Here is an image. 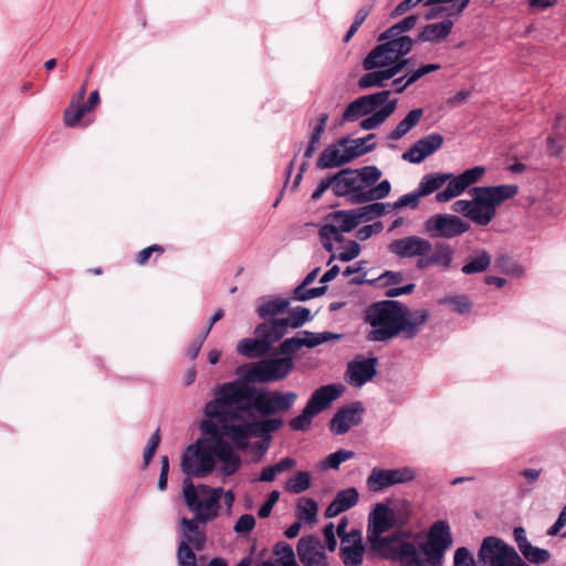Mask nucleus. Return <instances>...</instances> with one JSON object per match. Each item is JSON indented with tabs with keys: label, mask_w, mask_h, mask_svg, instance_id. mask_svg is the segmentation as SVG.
Wrapping results in <instances>:
<instances>
[{
	"label": "nucleus",
	"mask_w": 566,
	"mask_h": 566,
	"mask_svg": "<svg viewBox=\"0 0 566 566\" xmlns=\"http://www.w3.org/2000/svg\"><path fill=\"white\" fill-rule=\"evenodd\" d=\"M296 400L297 394L294 391L269 390L230 381L219 387L216 397L206 405L203 413L222 419L229 412H238L247 415L245 419H253L252 411H256L262 418H274L275 413L287 412Z\"/></svg>",
	"instance_id": "nucleus-1"
},
{
	"label": "nucleus",
	"mask_w": 566,
	"mask_h": 566,
	"mask_svg": "<svg viewBox=\"0 0 566 566\" xmlns=\"http://www.w3.org/2000/svg\"><path fill=\"white\" fill-rule=\"evenodd\" d=\"M365 322L373 329L367 334L370 342H388L398 335L415 338L429 318L427 310L410 311L398 301L373 303L365 311Z\"/></svg>",
	"instance_id": "nucleus-2"
},
{
	"label": "nucleus",
	"mask_w": 566,
	"mask_h": 566,
	"mask_svg": "<svg viewBox=\"0 0 566 566\" xmlns=\"http://www.w3.org/2000/svg\"><path fill=\"white\" fill-rule=\"evenodd\" d=\"M380 177L381 170L376 166L342 169L333 175L335 196L356 205L384 199L390 193L391 185L387 179L375 185Z\"/></svg>",
	"instance_id": "nucleus-3"
},
{
	"label": "nucleus",
	"mask_w": 566,
	"mask_h": 566,
	"mask_svg": "<svg viewBox=\"0 0 566 566\" xmlns=\"http://www.w3.org/2000/svg\"><path fill=\"white\" fill-rule=\"evenodd\" d=\"M517 193L518 186L513 184L473 187L469 190L471 199H459L452 203L451 209L474 224L486 227L495 219L497 208Z\"/></svg>",
	"instance_id": "nucleus-4"
},
{
	"label": "nucleus",
	"mask_w": 566,
	"mask_h": 566,
	"mask_svg": "<svg viewBox=\"0 0 566 566\" xmlns=\"http://www.w3.org/2000/svg\"><path fill=\"white\" fill-rule=\"evenodd\" d=\"M229 422L222 424L221 432L232 443L237 450H247L250 446L251 438H259L256 443L258 451L261 460L263 454L268 451L272 433L279 431L284 426L283 418H260V419H245L244 416L238 412H229Z\"/></svg>",
	"instance_id": "nucleus-5"
},
{
	"label": "nucleus",
	"mask_w": 566,
	"mask_h": 566,
	"mask_svg": "<svg viewBox=\"0 0 566 566\" xmlns=\"http://www.w3.org/2000/svg\"><path fill=\"white\" fill-rule=\"evenodd\" d=\"M395 528L388 514V504L378 502L373 505L367 518V539L371 549L378 552L384 558L401 562L405 556L415 552V543L407 542L398 534L384 536Z\"/></svg>",
	"instance_id": "nucleus-6"
},
{
	"label": "nucleus",
	"mask_w": 566,
	"mask_h": 566,
	"mask_svg": "<svg viewBox=\"0 0 566 566\" xmlns=\"http://www.w3.org/2000/svg\"><path fill=\"white\" fill-rule=\"evenodd\" d=\"M452 545V535L448 522L438 520L429 528L428 539L420 549L415 544V552L405 556L401 566H442L446 552Z\"/></svg>",
	"instance_id": "nucleus-7"
},
{
	"label": "nucleus",
	"mask_w": 566,
	"mask_h": 566,
	"mask_svg": "<svg viewBox=\"0 0 566 566\" xmlns=\"http://www.w3.org/2000/svg\"><path fill=\"white\" fill-rule=\"evenodd\" d=\"M222 494L223 489L206 484L195 485L190 478H186L182 483L185 503L195 514L193 517L201 522L208 523L218 517Z\"/></svg>",
	"instance_id": "nucleus-8"
},
{
	"label": "nucleus",
	"mask_w": 566,
	"mask_h": 566,
	"mask_svg": "<svg viewBox=\"0 0 566 566\" xmlns=\"http://www.w3.org/2000/svg\"><path fill=\"white\" fill-rule=\"evenodd\" d=\"M380 44L376 45L364 59L363 66L366 71L375 69H392L396 65L402 64V70L409 63V59L405 55L408 54L413 45L411 38H386L378 36Z\"/></svg>",
	"instance_id": "nucleus-9"
},
{
	"label": "nucleus",
	"mask_w": 566,
	"mask_h": 566,
	"mask_svg": "<svg viewBox=\"0 0 566 566\" xmlns=\"http://www.w3.org/2000/svg\"><path fill=\"white\" fill-rule=\"evenodd\" d=\"M344 389L342 384H329L314 390L302 412L290 420L289 426L291 430H307L312 424L313 418L335 401L343 394Z\"/></svg>",
	"instance_id": "nucleus-10"
},
{
	"label": "nucleus",
	"mask_w": 566,
	"mask_h": 566,
	"mask_svg": "<svg viewBox=\"0 0 566 566\" xmlns=\"http://www.w3.org/2000/svg\"><path fill=\"white\" fill-rule=\"evenodd\" d=\"M294 368L293 357L262 359L239 368V374L249 382H275L285 379Z\"/></svg>",
	"instance_id": "nucleus-11"
},
{
	"label": "nucleus",
	"mask_w": 566,
	"mask_h": 566,
	"mask_svg": "<svg viewBox=\"0 0 566 566\" xmlns=\"http://www.w3.org/2000/svg\"><path fill=\"white\" fill-rule=\"evenodd\" d=\"M181 470L187 478H205L214 469V440H197L182 453Z\"/></svg>",
	"instance_id": "nucleus-12"
},
{
	"label": "nucleus",
	"mask_w": 566,
	"mask_h": 566,
	"mask_svg": "<svg viewBox=\"0 0 566 566\" xmlns=\"http://www.w3.org/2000/svg\"><path fill=\"white\" fill-rule=\"evenodd\" d=\"M478 562L480 566H530L513 546L495 536L483 539L478 552Z\"/></svg>",
	"instance_id": "nucleus-13"
},
{
	"label": "nucleus",
	"mask_w": 566,
	"mask_h": 566,
	"mask_svg": "<svg viewBox=\"0 0 566 566\" xmlns=\"http://www.w3.org/2000/svg\"><path fill=\"white\" fill-rule=\"evenodd\" d=\"M417 471L409 465L397 468H373L366 478L368 492L378 494L396 485L408 484L416 480Z\"/></svg>",
	"instance_id": "nucleus-14"
},
{
	"label": "nucleus",
	"mask_w": 566,
	"mask_h": 566,
	"mask_svg": "<svg viewBox=\"0 0 566 566\" xmlns=\"http://www.w3.org/2000/svg\"><path fill=\"white\" fill-rule=\"evenodd\" d=\"M485 171V167L475 166L464 170L457 176L451 172H446V175H449L450 178H448L447 182L444 184L447 185L446 188L436 195V200L438 202H448L461 196L472 185L480 181L483 178Z\"/></svg>",
	"instance_id": "nucleus-15"
},
{
	"label": "nucleus",
	"mask_w": 566,
	"mask_h": 566,
	"mask_svg": "<svg viewBox=\"0 0 566 566\" xmlns=\"http://www.w3.org/2000/svg\"><path fill=\"white\" fill-rule=\"evenodd\" d=\"M424 230L433 238L452 239L470 230V223L457 214L438 213L424 222Z\"/></svg>",
	"instance_id": "nucleus-16"
},
{
	"label": "nucleus",
	"mask_w": 566,
	"mask_h": 566,
	"mask_svg": "<svg viewBox=\"0 0 566 566\" xmlns=\"http://www.w3.org/2000/svg\"><path fill=\"white\" fill-rule=\"evenodd\" d=\"M391 91L385 90L374 94L360 96L349 103L343 112L342 122L353 123L365 117L385 104Z\"/></svg>",
	"instance_id": "nucleus-17"
},
{
	"label": "nucleus",
	"mask_w": 566,
	"mask_h": 566,
	"mask_svg": "<svg viewBox=\"0 0 566 566\" xmlns=\"http://www.w3.org/2000/svg\"><path fill=\"white\" fill-rule=\"evenodd\" d=\"M388 250L399 259H421L432 251V243L419 235H408L392 240Z\"/></svg>",
	"instance_id": "nucleus-18"
},
{
	"label": "nucleus",
	"mask_w": 566,
	"mask_h": 566,
	"mask_svg": "<svg viewBox=\"0 0 566 566\" xmlns=\"http://www.w3.org/2000/svg\"><path fill=\"white\" fill-rule=\"evenodd\" d=\"M405 280V274L401 271H385L377 279L368 281L370 284H375L379 287H389L386 292V296L388 297H397L403 294H410L415 290V284L410 283L401 287H390L391 285H396L401 283ZM365 274L360 276H355L350 280L352 284L360 285L366 283Z\"/></svg>",
	"instance_id": "nucleus-19"
},
{
	"label": "nucleus",
	"mask_w": 566,
	"mask_h": 566,
	"mask_svg": "<svg viewBox=\"0 0 566 566\" xmlns=\"http://www.w3.org/2000/svg\"><path fill=\"white\" fill-rule=\"evenodd\" d=\"M365 409L361 402L355 401L337 410L331 420V431L335 434H344L363 421Z\"/></svg>",
	"instance_id": "nucleus-20"
},
{
	"label": "nucleus",
	"mask_w": 566,
	"mask_h": 566,
	"mask_svg": "<svg viewBox=\"0 0 566 566\" xmlns=\"http://www.w3.org/2000/svg\"><path fill=\"white\" fill-rule=\"evenodd\" d=\"M303 566H329V562L321 541L315 536L302 537L296 546Z\"/></svg>",
	"instance_id": "nucleus-21"
},
{
	"label": "nucleus",
	"mask_w": 566,
	"mask_h": 566,
	"mask_svg": "<svg viewBox=\"0 0 566 566\" xmlns=\"http://www.w3.org/2000/svg\"><path fill=\"white\" fill-rule=\"evenodd\" d=\"M377 358H355L352 360L345 374V380L348 385L360 388L366 382L370 381L377 374Z\"/></svg>",
	"instance_id": "nucleus-22"
},
{
	"label": "nucleus",
	"mask_w": 566,
	"mask_h": 566,
	"mask_svg": "<svg viewBox=\"0 0 566 566\" xmlns=\"http://www.w3.org/2000/svg\"><path fill=\"white\" fill-rule=\"evenodd\" d=\"M443 140L442 135L438 133L426 135L402 154V159L411 164H420L440 149Z\"/></svg>",
	"instance_id": "nucleus-23"
},
{
	"label": "nucleus",
	"mask_w": 566,
	"mask_h": 566,
	"mask_svg": "<svg viewBox=\"0 0 566 566\" xmlns=\"http://www.w3.org/2000/svg\"><path fill=\"white\" fill-rule=\"evenodd\" d=\"M455 251L446 242H438L432 245V251L423 258L418 259L416 266L418 270H426L431 266H437L442 271H448L452 266Z\"/></svg>",
	"instance_id": "nucleus-24"
},
{
	"label": "nucleus",
	"mask_w": 566,
	"mask_h": 566,
	"mask_svg": "<svg viewBox=\"0 0 566 566\" xmlns=\"http://www.w3.org/2000/svg\"><path fill=\"white\" fill-rule=\"evenodd\" d=\"M206 524L207 522H201L195 517H182L178 526V534L181 538L179 543H186V545L192 546L196 551H202L207 542Z\"/></svg>",
	"instance_id": "nucleus-25"
},
{
	"label": "nucleus",
	"mask_w": 566,
	"mask_h": 566,
	"mask_svg": "<svg viewBox=\"0 0 566 566\" xmlns=\"http://www.w3.org/2000/svg\"><path fill=\"white\" fill-rule=\"evenodd\" d=\"M365 546L363 544L361 532L352 530V535L343 537L339 547V557L344 566H359L363 564Z\"/></svg>",
	"instance_id": "nucleus-26"
},
{
	"label": "nucleus",
	"mask_w": 566,
	"mask_h": 566,
	"mask_svg": "<svg viewBox=\"0 0 566 566\" xmlns=\"http://www.w3.org/2000/svg\"><path fill=\"white\" fill-rule=\"evenodd\" d=\"M216 460L220 461V471L226 476L234 474L241 467L240 455L237 454L233 448L223 439L214 440V461Z\"/></svg>",
	"instance_id": "nucleus-27"
},
{
	"label": "nucleus",
	"mask_w": 566,
	"mask_h": 566,
	"mask_svg": "<svg viewBox=\"0 0 566 566\" xmlns=\"http://www.w3.org/2000/svg\"><path fill=\"white\" fill-rule=\"evenodd\" d=\"M359 501V492L355 486H349L336 493L334 500L325 510V516L331 518L354 507Z\"/></svg>",
	"instance_id": "nucleus-28"
},
{
	"label": "nucleus",
	"mask_w": 566,
	"mask_h": 566,
	"mask_svg": "<svg viewBox=\"0 0 566 566\" xmlns=\"http://www.w3.org/2000/svg\"><path fill=\"white\" fill-rule=\"evenodd\" d=\"M347 155L345 144H340V139L336 144L326 147L317 159L316 167L318 169H329L350 163Z\"/></svg>",
	"instance_id": "nucleus-29"
},
{
	"label": "nucleus",
	"mask_w": 566,
	"mask_h": 566,
	"mask_svg": "<svg viewBox=\"0 0 566 566\" xmlns=\"http://www.w3.org/2000/svg\"><path fill=\"white\" fill-rule=\"evenodd\" d=\"M382 503L388 504L389 518L395 527L406 526L412 516V504L406 499L386 497Z\"/></svg>",
	"instance_id": "nucleus-30"
},
{
	"label": "nucleus",
	"mask_w": 566,
	"mask_h": 566,
	"mask_svg": "<svg viewBox=\"0 0 566 566\" xmlns=\"http://www.w3.org/2000/svg\"><path fill=\"white\" fill-rule=\"evenodd\" d=\"M401 65H396L392 69L370 70L358 80V86L360 88L384 87L387 81L402 71Z\"/></svg>",
	"instance_id": "nucleus-31"
},
{
	"label": "nucleus",
	"mask_w": 566,
	"mask_h": 566,
	"mask_svg": "<svg viewBox=\"0 0 566 566\" xmlns=\"http://www.w3.org/2000/svg\"><path fill=\"white\" fill-rule=\"evenodd\" d=\"M325 221L345 232L353 231L360 223L356 209L334 211L327 214Z\"/></svg>",
	"instance_id": "nucleus-32"
},
{
	"label": "nucleus",
	"mask_w": 566,
	"mask_h": 566,
	"mask_svg": "<svg viewBox=\"0 0 566 566\" xmlns=\"http://www.w3.org/2000/svg\"><path fill=\"white\" fill-rule=\"evenodd\" d=\"M450 18L424 25L419 33V39L424 42H439L446 39L453 28V21Z\"/></svg>",
	"instance_id": "nucleus-33"
},
{
	"label": "nucleus",
	"mask_w": 566,
	"mask_h": 566,
	"mask_svg": "<svg viewBox=\"0 0 566 566\" xmlns=\"http://www.w3.org/2000/svg\"><path fill=\"white\" fill-rule=\"evenodd\" d=\"M423 116L422 108H413L411 109L398 124L397 126L388 134L387 138L389 140H399L403 136H406L412 128H415Z\"/></svg>",
	"instance_id": "nucleus-34"
},
{
	"label": "nucleus",
	"mask_w": 566,
	"mask_h": 566,
	"mask_svg": "<svg viewBox=\"0 0 566 566\" xmlns=\"http://www.w3.org/2000/svg\"><path fill=\"white\" fill-rule=\"evenodd\" d=\"M397 99L388 101L360 122V128L371 130L380 126L397 108Z\"/></svg>",
	"instance_id": "nucleus-35"
},
{
	"label": "nucleus",
	"mask_w": 566,
	"mask_h": 566,
	"mask_svg": "<svg viewBox=\"0 0 566 566\" xmlns=\"http://www.w3.org/2000/svg\"><path fill=\"white\" fill-rule=\"evenodd\" d=\"M374 138L375 134H369L365 137L355 139H348L344 137L340 138V144H345L347 155L349 156L350 160H354L355 158L368 154L376 148L375 143L368 144V142L373 140Z\"/></svg>",
	"instance_id": "nucleus-36"
},
{
	"label": "nucleus",
	"mask_w": 566,
	"mask_h": 566,
	"mask_svg": "<svg viewBox=\"0 0 566 566\" xmlns=\"http://www.w3.org/2000/svg\"><path fill=\"white\" fill-rule=\"evenodd\" d=\"M269 342L264 339L243 338L237 345V350L248 358H256L270 352Z\"/></svg>",
	"instance_id": "nucleus-37"
},
{
	"label": "nucleus",
	"mask_w": 566,
	"mask_h": 566,
	"mask_svg": "<svg viewBox=\"0 0 566 566\" xmlns=\"http://www.w3.org/2000/svg\"><path fill=\"white\" fill-rule=\"evenodd\" d=\"M93 111L92 107H88L87 102L83 103V101H75L72 98L70 105L64 111L63 122L66 127H76L80 125L82 118Z\"/></svg>",
	"instance_id": "nucleus-38"
},
{
	"label": "nucleus",
	"mask_w": 566,
	"mask_h": 566,
	"mask_svg": "<svg viewBox=\"0 0 566 566\" xmlns=\"http://www.w3.org/2000/svg\"><path fill=\"white\" fill-rule=\"evenodd\" d=\"M450 178L446 172H430L426 174L419 181L417 189L422 197H427L438 191Z\"/></svg>",
	"instance_id": "nucleus-39"
},
{
	"label": "nucleus",
	"mask_w": 566,
	"mask_h": 566,
	"mask_svg": "<svg viewBox=\"0 0 566 566\" xmlns=\"http://www.w3.org/2000/svg\"><path fill=\"white\" fill-rule=\"evenodd\" d=\"M360 223L371 221L378 217L390 213L392 207L390 202L369 201V205L356 208Z\"/></svg>",
	"instance_id": "nucleus-40"
},
{
	"label": "nucleus",
	"mask_w": 566,
	"mask_h": 566,
	"mask_svg": "<svg viewBox=\"0 0 566 566\" xmlns=\"http://www.w3.org/2000/svg\"><path fill=\"white\" fill-rule=\"evenodd\" d=\"M289 304V301L284 298H263L256 307V313L261 318H268L283 313Z\"/></svg>",
	"instance_id": "nucleus-41"
},
{
	"label": "nucleus",
	"mask_w": 566,
	"mask_h": 566,
	"mask_svg": "<svg viewBox=\"0 0 566 566\" xmlns=\"http://www.w3.org/2000/svg\"><path fill=\"white\" fill-rule=\"evenodd\" d=\"M205 416L208 418L206 420H202L200 423V430L205 436H209V438H200L199 440H216V439H227L222 432V424L229 422V416L219 419V418H212L208 417L206 413Z\"/></svg>",
	"instance_id": "nucleus-42"
},
{
	"label": "nucleus",
	"mask_w": 566,
	"mask_h": 566,
	"mask_svg": "<svg viewBox=\"0 0 566 566\" xmlns=\"http://www.w3.org/2000/svg\"><path fill=\"white\" fill-rule=\"evenodd\" d=\"M318 233L324 249L328 252H332L334 249V242H343L345 240L344 233L346 232L335 228L332 224L324 223L319 228Z\"/></svg>",
	"instance_id": "nucleus-43"
},
{
	"label": "nucleus",
	"mask_w": 566,
	"mask_h": 566,
	"mask_svg": "<svg viewBox=\"0 0 566 566\" xmlns=\"http://www.w3.org/2000/svg\"><path fill=\"white\" fill-rule=\"evenodd\" d=\"M491 263V255L485 250L479 251L462 266L464 274H475L485 271Z\"/></svg>",
	"instance_id": "nucleus-44"
},
{
	"label": "nucleus",
	"mask_w": 566,
	"mask_h": 566,
	"mask_svg": "<svg viewBox=\"0 0 566 566\" xmlns=\"http://www.w3.org/2000/svg\"><path fill=\"white\" fill-rule=\"evenodd\" d=\"M418 17L415 14L408 15L403 18L398 23L391 25L389 29H387L385 32L381 33V39L386 38H409L408 35H405V32L411 30L416 23H417Z\"/></svg>",
	"instance_id": "nucleus-45"
},
{
	"label": "nucleus",
	"mask_w": 566,
	"mask_h": 566,
	"mask_svg": "<svg viewBox=\"0 0 566 566\" xmlns=\"http://www.w3.org/2000/svg\"><path fill=\"white\" fill-rule=\"evenodd\" d=\"M274 560L276 566H289L296 562L293 547L286 542H279L273 548Z\"/></svg>",
	"instance_id": "nucleus-46"
},
{
	"label": "nucleus",
	"mask_w": 566,
	"mask_h": 566,
	"mask_svg": "<svg viewBox=\"0 0 566 566\" xmlns=\"http://www.w3.org/2000/svg\"><path fill=\"white\" fill-rule=\"evenodd\" d=\"M318 505L310 497L301 499L297 503V517L305 523H314L317 517Z\"/></svg>",
	"instance_id": "nucleus-47"
},
{
	"label": "nucleus",
	"mask_w": 566,
	"mask_h": 566,
	"mask_svg": "<svg viewBox=\"0 0 566 566\" xmlns=\"http://www.w3.org/2000/svg\"><path fill=\"white\" fill-rule=\"evenodd\" d=\"M311 486V473L307 471H298L295 475L291 476L285 483V490L293 493L300 494L310 489Z\"/></svg>",
	"instance_id": "nucleus-48"
},
{
	"label": "nucleus",
	"mask_w": 566,
	"mask_h": 566,
	"mask_svg": "<svg viewBox=\"0 0 566 566\" xmlns=\"http://www.w3.org/2000/svg\"><path fill=\"white\" fill-rule=\"evenodd\" d=\"M300 333L303 340V345L304 347L307 348H314L328 340L339 338V335L333 334L331 332L314 333L308 331H302Z\"/></svg>",
	"instance_id": "nucleus-49"
},
{
	"label": "nucleus",
	"mask_w": 566,
	"mask_h": 566,
	"mask_svg": "<svg viewBox=\"0 0 566 566\" xmlns=\"http://www.w3.org/2000/svg\"><path fill=\"white\" fill-rule=\"evenodd\" d=\"M470 1L471 0H458L449 7H433L427 12L426 17L427 19H433L443 12H447L448 17H459L469 6Z\"/></svg>",
	"instance_id": "nucleus-50"
},
{
	"label": "nucleus",
	"mask_w": 566,
	"mask_h": 566,
	"mask_svg": "<svg viewBox=\"0 0 566 566\" xmlns=\"http://www.w3.org/2000/svg\"><path fill=\"white\" fill-rule=\"evenodd\" d=\"M354 452L345 449H339L336 452L327 455L319 464L322 470L334 469L337 470L339 465L352 459L354 457Z\"/></svg>",
	"instance_id": "nucleus-51"
},
{
	"label": "nucleus",
	"mask_w": 566,
	"mask_h": 566,
	"mask_svg": "<svg viewBox=\"0 0 566 566\" xmlns=\"http://www.w3.org/2000/svg\"><path fill=\"white\" fill-rule=\"evenodd\" d=\"M440 67H441L440 64L431 63V64L422 65L415 71L408 72L405 75V77H407L406 82L403 83V85L401 87L396 88V93L403 92L409 85L413 84L416 81H418L422 76H424L431 72L438 71Z\"/></svg>",
	"instance_id": "nucleus-52"
},
{
	"label": "nucleus",
	"mask_w": 566,
	"mask_h": 566,
	"mask_svg": "<svg viewBox=\"0 0 566 566\" xmlns=\"http://www.w3.org/2000/svg\"><path fill=\"white\" fill-rule=\"evenodd\" d=\"M439 303L450 306L453 312L459 314H465L471 310V302L465 295H447Z\"/></svg>",
	"instance_id": "nucleus-53"
},
{
	"label": "nucleus",
	"mask_w": 566,
	"mask_h": 566,
	"mask_svg": "<svg viewBox=\"0 0 566 566\" xmlns=\"http://www.w3.org/2000/svg\"><path fill=\"white\" fill-rule=\"evenodd\" d=\"M269 326L271 335L270 338H265L264 340L269 342V346L271 348L274 343L280 340L287 333L291 326L285 317L272 319L269 323Z\"/></svg>",
	"instance_id": "nucleus-54"
},
{
	"label": "nucleus",
	"mask_w": 566,
	"mask_h": 566,
	"mask_svg": "<svg viewBox=\"0 0 566 566\" xmlns=\"http://www.w3.org/2000/svg\"><path fill=\"white\" fill-rule=\"evenodd\" d=\"M327 291V287L325 285L318 286V287H312L307 289V285H304L301 283L294 291H293V300L294 301H308L315 297H318L323 294H325Z\"/></svg>",
	"instance_id": "nucleus-55"
},
{
	"label": "nucleus",
	"mask_w": 566,
	"mask_h": 566,
	"mask_svg": "<svg viewBox=\"0 0 566 566\" xmlns=\"http://www.w3.org/2000/svg\"><path fill=\"white\" fill-rule=\"evenodd\" d=\"M521 554L530 563L536 565L546 563L551 557V554L547 549L533 546L532 544H530L527 548H523Z\"/></svg>",
	"instance_id": "nucleus-56"
},
{
	"label": "nucleus",
	"mask_w": 566,
	"mask_h": 566,
	"mask_svg": "<svg viewBox=\"0 0 566 566\" xmlns=\"http://www.w3.org/2000/svg\"><path fill=\"white\" fill-rule=\"evenodd\" d=\"M303 340L301 333L298 332L295 336L285 338L279 346L280 354L283 357H292L301 348H303Z\"/></svg>",
	"instance_id": "nucleus-57"
},
{
	"label": "nucleus",
	"mask_w": 566,
	"mask_h": 566,
	"mask_svg": "<svg viewBox=\"0 0 566 566\" xmlns=\"http://www.w3.org/2000/svg\"><path fill=\"white\" fill-rule=\"evenodd\" d=\"M497 266L512 276L520 277L524 274V268L509 255H502L496 260Z\"/></svg>",
	"instance_id": "nucleus-58"
},
{
	"label": "nucleus",
	"mask_w": 566,
	"mask_h": 566,
	"mask_svg": "<svg viewBox=\"0 0 566 566\" xmlns=\"http://www.w3.org/2000/svg\"><path fill=\"white\" fill-rule=\"evenodd\" d=\"M291 328H300L312 319L311 311L307 307L297 306L292 310L289 317H285Z\"/></svg>",
	"instance_id": "nucleus-59"
},
{
	"label": "nucleus",
	"mask_w": 566,
	"mask_h": 566,
	"mask_svg": "<svg viewBox=\"0 0 566 566\" xmlns=\"http://www.w3.org/2000/svg\"><path fill=\"white\" fill-rule=\"evenodd\" d=\"M361 248L358 242L349 241V243L339 252L337 255L332 254L328 264H331L334 260H339L342 262H349L356 259L360 254Z\"/></svg>",
	"instance_id": "nucleus-60"
},
{
	"label": "nucleus",
	"mask_w": 566,
	"mask_h": 566,
	"mask_svg": "<svg viewBox=\"0 0 566 566\" xmlns=\"http://www.w3.org/2000/svg\"><path fill=\"white\" fill-rule=\"evenodd\" d=\"M421 197L422 196L420 195L418 189H416L411 192L405 193L397 201L391 203L392 210H399V209H403L406 207L415 209L419 206Z\"/></svg>",
	"instance_id": "nucleus-61"
},
{
	"label": "nucleus",
	"mask_w": 566,
	"mask_h": 566,
	"mask_svg": "<svg viewBox=\"0 0 566 566\" xmlns=\"http://www.w3.org/2000/svg\"><path fill=\"white\" fill-rule=\"evenodd\" d=\"M195 548L186 543H179L177 557L180 566H196Z\"/></svg>",
	"instance_id": "nucleus-62"
},
{
	"label": "nucleus",
	"mask_w": 566,
	"mask_h": 566,
	"mask_svg": "<svg viewBox=\"0 0 566 566\" xmlns=\"http://www.w3.org/2000/svg\"><path fill=\"white\" fill-rule=\"evenodd\" d=\"M256 521L252 514H243L233 526V531L241 535L250 533L255 527Z\"/></svg>",
	"instance_id": "nucleus-63"
},
{
	"label": "nucleus",
	"mask_w": 566,
	"mask_h": 566,
	"mask_svg": "<svg viewBox=\"0 0 566 566\" xmlns=\"http://www.w3.org/2000/svg\"><path fill=\"white\" fill-rule=\"evenodd\" d=\"M453 566H478L476 562L467 547H459L454 552Z\"/></svg>",
	"instance_id": "nucleus-64"
}]
</instances>
